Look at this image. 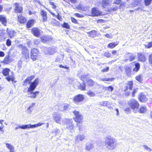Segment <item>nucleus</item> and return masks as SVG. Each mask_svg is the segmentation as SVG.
Wrapping results in <instances>:
<instances>
[{"instance_id":"nucleus-1","label":"nucleus","mask_w":152,"mask_h":152,"mask_svg":"<svg viewBox=\"0 0 152 152\" xmlns=\"http://www.w3.org/2000/svg\"><path fill=\"white\" fill-rule=\"evenodd\" d=\"M104 144L107 150L112 151L115 149L117 145V140L111 136H107L104 138Z\"/></svg>"},{"instance_id":"nucleus-2","label":"nucleus","mask_w":152,"mask_h":152,"mask_svg":"<svg viewBox=\"0 0 152 152\" xmlns=\"http://www.w3.org/2000/svg\"><path fill=\"white\" fill-rule=\"evenodd\" d=\"M39 79L37 78L35 79L33 82L30 83L29 87L27 90L28 94V95L29 97L35 98L39 93V92L38 91L33 92V91L35 89L39 83Z\"/></svg>"},{"instance_id":"nucleus-3","label":"nucleus","mask_w":152,"mask_h":152,"mask_svg":"<svg viewBox=\"0 0 152 152\" xmlns=\"http://www.w3.org/2000/svg\"><path fill=\"white\" fill-rule=\"evenodd\" d=\"M73 113L75 116L73 118V119L77 122V126L79 127V130H80V126H81L83 119V115L77 110L73 111Z\"/></svg>"},{"instance_id":"nucleus-4","label":"nucleus","mask_w":152,"mask_h":152,"mask_svg":"<svg viewBox=\"0 0 152 152\" xmlns=\"http://www.w3.org/2000/svg\"><path fill=\"white\" fill-rule=\"evenodd\" d=\"M72 119L64 118L63 120V122L61 124L63 125H66V128L68 129L71 132H72L74 129V125L72 124Z\"/></svg>"},{"instance_id":"nucleus-5","label":"nucleus","mask_w":152,"mask_h":152,"mask_svg":"<svg viewBox=\"0 0 152 152\" xmlns=\"http://www.w3.org/2000/svg\"><path fill=\"white\" fill-rule=\"evenodd\" d=\"M128 104L130 107L133 110L134 112L136 113L139 106V104L138 102L132 99L128 102Z\"/></svg>"},{"instance_id":"nucleus-6","label":"nucleus","mask_w":152,"mask_h":152,"mask_svg":"<svg viewBox=\"0 0 152 152\" xmlns=\"http://www.w3.org/2000/svg\"><path fill=\"white\" fill-rule=\"evenodd\" d=\"M84 99V97L83 95L79 94L73 97V102L77 104H80Z\"/></svg>"},{"instance_id":"nucleus-7","label":"nucleus","mask_w":152,"mask_h":152,"mask_svg":"<svg viewBox=\"0 0 152 152\" xmlns=\"http://www.w3.org/2000/svg\"><path fill=\"white\" fill-rule=\"evenodd\" d=\"M43 50L46 54H49L52 55L54 54L57 52L56 48L55 47H51L49 48L44 47L43 48Z\"/></svg>"},{"instance_id":"nucleus-8","label":"nucleus","mask_w":152,"mask_h":152,"mask_svg":"<svg viewBox=\"0 0 152 152\" xmlns=\"http://www.w3.org/2000/svg\"><path fill=\"white\" fill-rule=\"evenodd\" d=\"M39 53L38 50L36 48H34L31 50V56L32 59L36 61L38 57Z\"/></svg>"},{"instance_id":"nucleus-9","label":"nucleus","mask_w":152,"mask_h":152,"mask_svg":"<svg viewBox=\"0 0 152 152\" xmlns=\"http://www.w3.org/2000/svg\"><path fill=\"white\" fill-rule=\"evenodd\" d=\"M53 119L56 123L61 124V123L63 122V120L61 121V116L59 114L56 112H54L52 114Z\"/></svg>"},{"instance_id":"nucleus-10","label":"nucleus","mask_w":152,"mask_h":152,"mask_svg":"<svg viewBox=\"0 0 152 152\" xmlns=\"http://www.w3.org/2000/svg\"><path fill=\"white\" fill-rule=\"evenodd\" d=\"M86 137V135L84 134H78L75 138L76 142H78L80 141H83Z\"/></svg>"},{"instance_id":"nucleus-11","label":"nucleus","mask_w":152,"mask_h":152,"mask_svg":"<svg viewBox=\"0 0 152 152\" xmlns=\"http://www.w3.org/2000/svg\"><path fill=\"white\" fill-rule=\"evenodd\" d=\"M91 13L93 16H97L101 15L102 12L99 10L97 8H94L92 9Z\"/></svg>"},{"instance_id":"nucleus-12","label":"nucleus","mask_w":152,"mask_h":152,"mask_svg":"<svg viewBox=\"0 0 152 152\" xmlns=\"http://www.w3.org/2000/svg\"><path fill=\"white\" fill-rule=\"evenodd\" d=\"M32 32L34 35L37 37L39 36L40 30L37 28H34L32 29Z\"/></svg>"},{"instance_id":"nucleus-13","label":"nucleus","mask_w":152,"mask_h":152,"mask_svg":"<svg viewBox=\"0 0 152 152\" xmlns=\"http://www.w3.org/2000/svg\"><path fill=\"white\" fill-rule=\"evenodd\" d=\"M138 98L139 100L142 102H145L148 100L147 98L142 93L139 94Z\"/></svg>"},{"instance_id":"nucleus-14","label":"nucleus","mask_w":152,"mask_h":152,"mask_svg":"<svg viewBox=\"0 0 152 152\" xmlns=\"http://www.w3.org/2000/svg\"><path fill=\"white\" fill-rule=\"evenodd\" d=\"M147 111V108L145 106H140L139 108H138V110L137 109V113L138 112L140 113L143 114L145 113Z\"/></svg>"},{"instance_id":"nucleus-15","label":"nucleus","mask_w":152,"mask_h":152,"mask_svg":"<svg viewBox=\"0 0 152 152\" xmlns=\"http://www.w3.org/2000/svg\"><path fill=\"white\" fill-rule=\"evenodd\" d=\"M15 7V12H16L20 13L21 12L22 10V7L20 6V4L18 3H15L14 4Z\"/></svg>"},{"instance_id":"nucleus-16","label":"nucleus","mask_w":152,"mask_h":152,"mask_svg":"<svg viewBox=\"0 0 152 152\" xmlns=\"http://www.w3.org/2000/svg\"><path fill=\"white\" fill-rule=\"evenodd\" d=\"M138 60L139 61L144 62L146 60V58L144 54L141 53H138Z\"/></svg>"},{"instance_id":"nucleus-17","label":"nucleus","mask_w":152,"mask_h":152,"mask_svg":"<svg viewBox=\"0 0 152 152\" xmlns=\"http://www.w3.org/2000/svg\"><path fill=\"white\" fill-rule=\"evenodd\" d=\"M12 75H9L8 77H6V79L9 82L11 80L12 81V83H15L16 81L15 80V77L13 75L12 72Z\"/></svg>"},{"instance_id":"nucleus-18","label":"nucleus","mask_w":152,"mask_h":152,"mask_svg":"<svg viewBox=\"0 0 152 152\" xmlns=\"http://www.w3.org/2000/svg\"><path fill=\"white\" fill-rule=\"evenodd\" d=\"M12 75H9L8 77H6V79L9 82L11 80L12 81V83H15L16 81L15 80V77L13 75L12 72Z\"/></svg>"},{"instance_id":"nucleus-19","label":"nucleus","mask_w":152,"mask_h":152,"mask_svg":"<svg viewBox=\"0 0 152 152\" xmlns=\"http://www.w3.org/2000/svg\"><path fill=\"white\" fill-rule=\"evenodd\" d=\"M0 21L4 26H6L7 20L5 16L4 15H0Z\"/></svg>"},{"instance_id":"nucleus-20","label":"nucleus","mask_w":152,"mask_h":152,"mask_svg":"<svg viewBox=\"0 0 152 152\" xmlns=\"http://www.w3.org/2000/svg\"><path fill=\"white\" fill-rule=\"evenodd\" d=\"M110 1L109 0H103L102 2V5L103 8H106L110 4Z\"/></svg>"},{"instance_id":"nucleus-21","label":"nucleus","mask_w":152,"mask_h":152,"mask_svg":"<svg viewBox=\"0 0 152 152\" xmlns=\"http://www.w3.org/2000/svg\"><path fill=\"white\" fill-rule=\"evenodd\" d=\"M34 77V75H31L30 77H28L24 81V84L23 85H25V83H30V84L31 83V81L33 80ZM32 82H31V83Z\"/></svg>"},{"instance_id":"nucleus-22","label":"nucleus","mask_w":152,"mask_h":152,"mask_svg":"<svg viewBox=\"0 0 152 152\" xmlns=\"http://www.w3.org/2000/svg\"><path fill=\"white\" fill-rule=\"evenodd\" d=\"M51 38L50 37L48 36H45L42 37L41 38L42 41L44 43L46 42L47 41H50Z\"/></svg>"},{"instance_id":"nucleus-23","label":"nucleus","mask_w":152,"mask_h":152,"mask_svg":"<svg viewBox=\"0 0 152 152\" xmlns=\"http://www.w3.org/2000/svg\"><path fill=\"white\" fill-rule=\"evenodd\" d=\"M44 124L43 123L39 122L37 124H35L34 125L28 124V129L29 128H34L37 127L38 126H41L42 125Z\"/></svg>"},{"instance_id":"nucleus-24","label":"nucleus","mask_w":152,"mask_h":152,"mask_svg":"<svg viewBox=\"0 0 152 152\" xmlns=\"http://www.w3.org/2000/svg\"><path fill=\"white\" fill-rule=\"evenodd\" d=\"M88 36L92 37H94L97 35L96 31L95 30H92L90 32H87Z\"/></svg>"},{"instance_id":"nucleus-25","label":"nucleus","mask_w":152,"mask_h":152,"mask_svg":"<svg viewBox=\"0 0 152 152\" xmlns=\"http://www.w3.org/2000/svg\"><path fill=\"white\" fill-rule=\"evenodd\" d=\"M18 19L19 22L21 23H26V18L21 15L18 16Z\"/></svg>"},{"instance_id":"nucleus-26","label":"nucleus","mask_w":152,"mask_h":152,"mask_svg":"<svg viewBox=\"0 0 152 152\" xmlns=\"http://www.w3.org/2000/svg\"><path fill=\"white\" fill-rule=\"evenodd\" d=\"M22 54L23 56L25 57L26 59H27L29 58V52L28 49L22 52Z\"/></svg>"},{"instance_id":"nucleus-27","label":"nucleus","mask_w":152,"mask_h":152,"mask_svg":"<svg viewBox=\"0 0 152 152\" xmlns=\"http://www.w3.org/2000/svg\"><path fill=\"white\" fill-rule=\"evenodd\" d=\"M93 147V144L91 143L88 142L86 143L85 149L87 151H89L92 149Z\"/></svg>"},{"instance_id":"nucleus-28","label":"nucleus","mask_w":152,"mask_h":152,"mask_svg":"<svg viewBox=\"0 0 152 152\" xmlns=\"http://www.w3.org/2000/svg\"><path fill=\"white\" fill-rule=\"evenodd\" d=\"M133 86V82L132 81H129L128 82L127 86H126V89L125 91H126L129 88L130 90H132Z\"/></svg>"},{"instance_id":"nucleus-29","label":"nucleus","mask_w":152,"mask_h":152,"mask_svg":"<svg viewBox=\"0 0 152 152\" xmlns=\"http://www.w3.org/2000/svg\"><path fill=\"white\" fill-rule=\"evenodd\" d=\"M50 23L53 26H58L59 25V23L55 19H52L50 21Z\"/></svg>"},{"instance_id":"nucleus-30","label":"nucleus","mask_w":152,"mask_h":152,"mask_svg":"<svg viewBox=\"0 0 152 152\" xmlns=\"http://www.w3.org/2000/svg\"><path fill=\"white\" fill-rule=\"evenodd\" d=\"M118 44V42L110 43L107 45V47L109 48H113L117 45Z\"/></svg>"},{"instance_id":"nucleus-31","label":"nucleus","mask_w":152,"mask_h":152,"mask_svg":"<svg viewBox=\"0 0 152 152\" xmlns=\"http://www.w3.org/2000/svg\"><path fill=\"white\" fill-rule=\"evenodd\" d=\"M28 124L22 125H19L18 126L16 127L15 128V130H17L18 129H25L28 128Z\"/></svg>"},{"instance_id":"nucleus-32","label":"nucleus","mask_w":152,"mask_h":152,"mask_svg":"<svg viewBox=\"0 0 152 152\" xmlns=\"http://www.w3.org/2000/svg\"><path fill=\"white\" fill-rule=\"evenodd\" d=\"M35 20L34 19H31L28 21L27 23V27L29 28L33 26Z\"/></svg>"},{"instance_id":"nucleus-33","label":"nucleus","mask_w":152,"mask_h":152,"mask_svg":"<svg viewBox=\"0 0 152 152\" xmlns=\"http://www.w3.org/2000/svg\"><path fill=\"white\" fill-rule=\"evenodd\" d=\"M36 103H32L27 109V112L28 113H30L32 112V108L35 105Z\"/></svg>"},{"instance_id":"nucleus-34","label":"nucleus","mask_w":152,"mask_h":152,"mask_svg":"<svg viewBox=\"0 0 152 152\" xmlns=\"http://www.w3.org/2000/svg\"><path fill=\"white\" fill-rule=\"evenodd\" d=\"M10 70L8 68L4 69L2 71V74L5 76H7L9 74Z\"/></svg>"},{"instance_id":"nucleus-35","label":"nucleus","mask_w":152,"mask_h":152,"mask_svg":"<svg viewBox=\"0 0 152 152\" xmlns=\"http://www.w3.org/2000/svg\"><path fill=\"white\" fill-rule=\"evenodd\" d=\"M7 32L10 38L13 37L15 34V32L14 30H11L9 31H8Z\"/></svg>"},{"instance_id":"nucleus-36","label":"nucleus","mask_w":152,"mask_h":152,"mask_svg":"<svg viewBox=\"0 0 152 152\" xmlns=\"http://www.w3.org/2000/svg\"><path fill=\"white\" fill-rule=\"evenodd\" d=\"M135 67L133 69L134 72H137L140 69V64L139 63H136L135 64Z\"/></svg>"},{"instance_id":"nucleus-37","label":"nucleus","mask_w":152,"mask_h":152,"mask_svg":"<svg viewBox=\"0 0 152 152\" xmlns=\"http://www.w3.org/2000/svg\"><path fill=\"white\" fill-rule=\"evenodd\" d=\"M125 71L127 75L128 76L130 75L131 69L129 66H126L125 69Z\"/></svg>"},{"instance_id":"nucleus-38","label":"nucleus","mask_w":152,"mask_h":152,"mask_svg":"<svg viewBox=\"0 0 152 152\" xmlns=\"http://www.w3.org/2000/svg\"><path fill=\"white\" fill-rule=\"evenodd\" d=\"M10 62V57L9 56H7L4 58L3 62L5 64H8Z\"/></svg>"},{"instance_id":"nucleus-39","label":"nucleus","mask_w":152,"mask_h":152,"mask_svg":"<svg viewBox=\"0 0 152 152\" xmlns=\"http://www.w3.org/2000/svg\"><path fill=\"white\" fill-rule=\"evenodd\" d=\"M18 47L20 49H21L22 50V53L24 50H25L28 49L26 47L22 45H18Z\"/></svg>"},{"instance_id":"nucleus-40","label":"nucleus","mask_w":152,"mask_h":152,"mask_svg":"<svg viewBox=\"0 0 152 152\" xmlns=\"http://www.w3.org/2000/svg\"><path fill=\"white\" fill-rule=\"evenodd\" d=\"M69 105L67 104H65L63 106V109L62 110H68L70 109Z\"/></svg>"},{"instance_id":"nucleus-41","label":"nucleus","mask_w":152,"mask_h":152,"mask_svg":"<svg viewBox=\"0 0 152 152\" xmlns=\"http://www.w3.org/2000/svg\"><path fill=\"white\" fill-rule=\"evenodd\" d=\"M136 79L139 82H141L142 80L143 77L141 75H139L135 77Z\"/></svg>"},{"instance_id":"nucleus-42","label":"nucleus","mask_w":152,"mask_h":152,"mask_svg":"<svg viewBox=\"0 0 152 152\" xmlns=\"http://www.w3.org/2000/svg\"><path fill=\"white\" fill-rule=\"evenodd\" d=\"M87 94L90 97H93L95 96V94L91 91H89L87 93Z\"/></svg>"},{"instance_id":"nucleus-43","label":"nucleus","mask_w":152,"mask_h":152,"mask_svg":"<svg viewBox=\"0 0 152 152\" xmlns=\"http://www.w3.org/2000/svg\"><path fill=\"white\" fill-rule=\"evenodd\" d=\"M118 7L117 6H115L114 7H112L111 8H108L107 10H108L109 12H111L112 11H115L118 9Z\"/></svg>"},{"instance_id":"nucleus-44","label":"nucleus","mask_w":152,"mask_h":152,"mask_svg":"<svg viewBox=\"0 0 152 152\" xmlns=\"http://www.w3.org/2000/svg\"><path fill=\"white\" fill-rule=\"evenodd\" d=\"M87 81L88 84L90 86H92L94 84V82L91 79H88Z\"/></svg>"},{"instance_id":"nucleus-45","label":"nucleus","mask_w":152,"mask_h":152,"mask_svg":"<svg viewBox=\"0 0 152 152\" xmlns=\"http://www.w3.org/2000/svg\"><path fill=\"white\" fill-rule=\"evenodd\" d=\"M108 102L106 101H102L99 103V104L104 106H107Z\"/></svg>"},{"instance_id":"nucleus-46","label":"nucleus","mask_w":152,"mask_h":152,"mask_svg":"<svg viewBox=\"0 0 152 152\" xmlns=\"http://www.w3.org/2000/svg\"><path fill=\"white\" fill-rule=\"evenodd\" d=\"M144 45L145 48H150L152 47V42H149L145 44Z\"/></svg>"},{"instance_id":"nucleus-47","label":"nucleus","mask_w":152,"mask_h":152,"mask_svg":"<svg viewBox=\"0 0 152 152\" xmlns=\"http://www.w3.org/2000/svg\"><path fill=\"white\" fill-rule=\"evenodd\" d=\"M62 26L63 28L66 29H69L70 28V25L69 24L65 22L62 25Z\"/></svg>"},{"instance_id":"nucleus-48","label":"nucleus","mask_w":152,"mask_h":152,"mask_svg":"<svg viewBox=\"0 0 152 152\" xmlns=\"http://www.w3.org/2000/svg\"><path fill=\"white\" fill-rule=\"evenodd\" d=\"M6 147L10 150H12L14 147L11 144L6 143Z\"/></svg>"},{"instance_id":"nucleus-49","label":"nucleus","mask_w":152,"mask_h":152,"mask_svg":"<svg viewBox=\"0 0 152 152\" xmlns=\"http://www.w3.org/2000/svg\"><path fill=\"white\" fill-rule=\"evenodd\" d=\"M85 87V83H83V84L80 85L79 86V88L82 90H86Z\"/></svg>"},{"instance_id":"nucleus-50","label":"nucleus","mask_w":152,"mask_h":152,"mask_svg":"<svg viewBox=\"0 0 152 152\" xmlns=\"http://www.w3.org/2000/svg\"><path fill=\"white\" fill-rule=\"evenodd\" d=\"M59 132V130L57 128L54 129L53 131V133L55 134L56 135L58 134Z\"/></svg>"},{"instance_id":"nucleus-51","label":"nucleus","mask_w":152,"mask_h":152,"mask_svg":"<svg viewBox=\"0 0 152 152\" xmlns=\"http://www.w3.org/2000/svg\"><path fill=\"white\" fill-rule=\"evenodd\" d=\"M152 1V0H145L144 2L145 5H149L150 4Z\"/></svg>"},{"instance_id":"nucleus-52","label":"nucleus","mask_w":152,"mask_h":152,"mask_svg":"<svg viewBox=\"0 0 152 152\" xmlns=\"http://www.w3.org/2000/svg\"><path fill=\"white\" fill-rule=\"evenodd\" d=\"M143 146L146 150L149 151H151V148H150L148 147L147 145H144Z\"/></svg>"},{"instance_id":"nucleus-53","label":"nucleus","mask_w":152,"mask_h":152,"mask_svg":"<svg viewBox=\"0 0 152 152\" xmlns=\"http://www.w3.org/2000/svg\"><path fill=\"white\" fill-rule=\"evenodd\" d=\"M11 40L9 39H7L6 41L7 45L8 46H9L11 45Z\"/></svg>"},{"instance_id":"nucleus-54","label":"nucleus","mask_w":152,"mask_h":152,"mask_svg":"<svg viewBox=\"0 0 152 152\" xmlns=\"http://www.w3.org/2000/svg\"><path fill=\"white\" fill-rule=\"evenodd\" d=\"M41 14L42 16V17L46 16L47 15V13L44 10H42L41 12Z\"/></svg>"},{"instance_id":"nucleus-55","label":"nucleus","mask_w":152,"mask_h":152,"mask_svg":"<svg viewBox=\"0 0 152 152\" xmlns=\"http://www.w3.org/2000/svg\"><path fill=\"white\" fill-rule=\"evenodd\" d=\"M104 35L106 37L109 39H111L113 37L112 35L111 34H105Z\"/></svg>"},{"instance_id":"nucleus-56","label":"nucleus","mask_w":152,"mask_h":152,"mask_svg":"<svg viewBox=\"0 0 152 152\" xmlns=\"http://www.w3.org/2000/svg\"><path fill=\"white\" fill-rule=\"evenodd\" d=\"M100 80L102 81H111L112 80L110 78H100Z\"/></svg>"},{"instance_id":"nucleus-57","label":"nucleus","mask_w":152,"mask_h":152,"mask_svg":"<svg viewBox=\"0 0 152 152\" xmlns=\"http://www.w3.org/2000/svg\"><path fill=\"white\" fill-rule=\"evenodd\" d=\"M149 62L152 64V53L149 56Z\"/></svg>"},{"instance_id":"nucleus-58","label":"nucleus","mask_w":152,"mask_h":152,"mask_svg":"<svg viewBox=\"0 0 152 152\" xmlns=\"http://www.w3.org/2000/svg\"><path fill=\"white\" fill-rule=\"evenodd\" d=\"M71 20L72 21V22L73 23H74L75 24L77 23V20L75 19V18L72 17H71Z\"/></svg>"},{"instance_id":"nucleus-59","label":"nucleus","mask_w":152,"mask_h":152,"mask_svg":"<svg viewBox=\"0 0 152 152\" xmlns=\"http://www.w3.org/2000/svg\"><path fill=\"white\" fill-rule=\"evenodd\" d=\"M109 69V68L108 67H106L105 68L102 69L101 70V71L102 72H107L108 71Z\"/></svg>"},{"instance_id":"nucleus-60","label":"nucleus","mask_w":152,"mask_h":152,"mask_svg":"<svg viewBox=\"0 0 152 152\" xmlns=\"http://www.w3.org/2000/svg\"><path fill=\"white\" fill-rule=\"evenodd\" d=\"M135 58V56L133 55H132L130 56L129 60L130 61H133Z\"/></svg>"},{"instance_id":"nucleus-61","label":"nucleus","mask_w":152,"mask_h":152,"mask_svg":"<svg viewBox=\"0 0 152 152\" xmlns=\"http://www.w3.org/2000/svg\"><path fill=\"white\" fill-rule=\"evenodd\" d=\"M105 56L107 57H109L111 56V54L108 52H106L105 53Z\"/></svg>"},{"instance_id":"nucleus-62","label":"nucleus","mask_w":152,"mask_h":152,"mask_svg":"<svg viewBox=\"0 0 152 152\" xmlns=\"http://www.w3.org/2000/svg\"><path fill=\"white\" fill-rule=\"evenodd\" d=\"M107 89L109 91H112L113 89V88L112 86H110L107 88Z\"/></svg>"},{"instance_id":"nucleus-63","label":"nucleus","mask_w":152,"mask_h":152,"mask_svg":"<svg viewBox=\"0 0 152 152\" xmlns=\"http://www.w3.org/2000/svg\"><path fill=\"white\" fill-rule=\"evenodd\" d=\"M121 2V0H115L114 2V4H119Z\"/></svg>"},{"instance_id":"nucleus-64","label":"nucleus","mask_w":152,"mask_h":152,"mask_svg":"<svg viewBox=\"0 0 152 152\" xmlns=\"http://www.w3.org/2000/svg\"><path fill=\"white\" fill-rule=\"evenodd\" d=\"M42 19L43 20L42 21H45L47 20V18L46 16L42 17Z\"/></svg>"}]
</instances>
